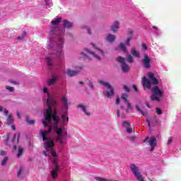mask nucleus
<instances>
[{
  "label": "nucleus",
  "mask_w": 181,
  "mask_h": 181,
  "mask_svg": "<svg viewBox=\"0 0 181 181\" xmlns=\"http://www.w3.org/2000/svg\"><path fill=\"white\" fill-rule=\"evenodd\" d=\"M42 91L47 97L46 101L47 109H46L44 112L45 119L42 121V124L44 127H49L48 130H42L40 132V136L42 138V141L45 142L44 146L45 150L43 151V155L49 156V159H51L52 162H59L57 154L53 148V146H54V143L49 136V134L52 129H54L57 134V141L59 143L61 146H64L67 142V129H66L64 127H59L60 117H59L57 112L56 111L57 102L53 97L50 96V93H49V89L47 88L44 87Z\"/></svg>",
  "instance_id": "f257e3e1"
},
{
  "label": "nucleus",
  "mask_w": 181,
  "mask_h": 181,
  "mask_svg": "<svg viewBox=\"0 0 181 181\" xmlns=\"http://www.w3.org/2000/svg\"><path fill=\"white\" fill-rule=\"evenodd\" d=\"M62 17L57 16L51 22L48 40V57L45 62L49 67L53 66V59L58 62L64 60V28L60 26Z\"/></svg>",
  "instance_id": "f03ea898"
},
{
  "label": "nucleus",
  "mask_w": 181,
  "mask_h": 181,
  "mask_svg": "<svg viewBox=\"0 0 181 181\" xmlns=\"http://www.w3.org/2000/svg\"><path fill=\"white\" fill-rule=\"evenodd\" d=\"M147 77L150 79L151 84L153 86L151 88V95L150 96V100L151 101H157L159 103L163 98L164 91L163 89H160L158 85L160 83V76L158 74H154L153 72H148Z\"/></svg>",
  "instance_id": "7ed1b4c3"
},
{
  "label": "nucleus",
  "mask_w": 181,
  "mask_h": 181,
  "mask_svg": "<svg viewBox=\"0 0 181 181\" xmlns=\"http://www.w3.org/2000/svg\"><path fill=\"white\" fill-rule=\"evenodd\" d=\"M92 47L93 48V52H91L88 49H85L84 52L81 53V56L83 57V60H91V57L95 59L96 60H101L104 57V51L100 49L94 43H90Z\"/></svg>",
  "instance_id": "20e7f679"
},
{
  "label": "nucleus",
  "mask_w": 181,
  "mask_h": 181,
  "mask_svg": "<svg viewBox=\"0 0 181 181\" xmlns=\"http://www.w3.org/2000/svg\"><path fill=\"white\" fill-rule=\"evenodd\" d=\"M122 128L126 135L128 136V139L132 144L136 142V134H135V127L131 125L128 121H123L122 122Z\"/></svg>",
  "instance_id": "39448f33"
},
{
  "label": "nucleus",
  "mask_w": 181,
  "mask_h": 181,
  "mask_svg": "<svg viewBox=\"0 0 181 181\" xmlns=\"http://www.w3.org/2000/svg\"><path fill=\"white\" fill-rule=\"evenodd\" d=\"M61 101L62 103L63 111L64 113L61 115V122L62 124H66V122H69V116H67V110H69V100H67V96L62 95L61 98Z\"/></svg>",
  "instance_id": "423d86ee"
},
{
  "label": "nucleus",
  "mask_w": 181,
  "mask_h": 181,
  "mask_svg": "<svg viewBox=\"0 0 181 181\" xmlns=\"http://www.w3.org/2000/svg\"><path fill=\"white\" fill-rule=\"evenodd\" d=\"M98 83H99V84H100V86H103V87H105V88H107V90H109L103 91V95L105 97H107V98H110V97H112V95H114V94H115L114 88H112V86H111L110 83H108L104 80H101V79L98 80Z\"/></svg>",
  "instance_id": "0eeeda50"
},
{
  "label": "nucleus",
  "mask_w": 181,
  "mask_h": 181,
  "mask_svg": "<svg viewBox=\"0 0 181 181\" xmlns=\"http://www.w3.org/2000/svg\"><path fill=\"white\" fill-rule=\"evenodd\" d=\"M141 83L144 90H151L152 88L153 83L146 76L142 78Z\"/></svg>",
  "instance_id": "6e6552de"
},
{
  "label": "nucleus",
  "mask_w": 181,
  "mask_h": 181,
  "mask_svg": "<svg viewBox=\"0 0 181 181\" xmlns=\"http://www.w3.org/2000/svg\"><path fill=\"white\" fill-rule=\"evenodd\" d=\"M116 61L122 64V70L124 73H127L129 71V66L125 64V58L118 57Z\"/></svg>",
  "instance_id": "1a4fd4ad"
},
{
  "label": "nucleus",
  "mask_w": 181,
  "mask_h": 181,
  "mask_svg": "<svg viewBox=\"0 0 181 181\" xmlns=\"http://www.w3.org/2000/svg\"><path fill=\"white\" fill-rule=\"evenodd\" d=\"M142 64L144 69L149 70L151 69V58L148 56L147 54H144V59H142Z\"/></svg>",
  "instance_id": "9d476101"
},
{
  "label": "nucleus",
  "mask_w": 181,
  "mask_h": 181,
  "mask_svg": "<svg viewBox=\"0 0 181 181\" xmlns=\"http://www.w3.org/2000/svg\"><path fill=\"white\" fill-rule=\"evenodd\" d=\"M150 32L155 37H160L163 33L162 32L161 29L158 28L156 26H152L150 29Z\"/></svg>",
  "instance_id": "9b49d317"
},
{
  "label": "nucleus",
  "mask_w": 181,
  "mask_h": 181,
  "mask_svg": "<svg viewBox=\"0 0 181 181\" xmlns=\"http://www.w3.org/2000/svg\"><path fill=\"white\" fill-rule=\"evenodd\" d=\"M121 100L125 103L127 105V111H131L132 110V105L129 103V100H128V95L127 93H122L121 95Z\"/></svg>",
  "instance_id": "f8f14e48"
},
{
  "label": "nucleus",
  "mask_w": 181,
  "mask_h": 181,
  "mask_svg": "<svg viewBox=\"0 0 181 181\" xmlns=\"http://www.w3.org/2000/svg\"><path fill=\"white\" fill-rule=\"evenodd\" d=\"M137 12V18L139 19H137V21H139L138 22H139L140 23H141L142 26H145V22L146 21V19L145 18V17L144 16V13H142V11H141V10L138 9L136 10Z\"/></svg>",
  "instance_id": "ddd939ff"
},
{
  "label": "nucleus",
  "mask_w": 181,
  "mask_h": 181,
  "mask_svg": "<svg viewBox=\"0 0 181 181\" xmlns=\"http://www.w3.org/2000/svg\"><path fill=\"white\" fill-rule=\"evenodd\" d=\"M125 112H129L128 108L124 109V106H120V108L117 110V114L119 118H125Z\"/></svg>",
  "instance_id": "4468645a"
},
{
  "label": "nucleus",
  "mask_w": 181,
  "mask_h": 181,
  "mask_svg": "<svg viewBox=\"0 0 181 181\" xmlns=\"http://www.w3.org/2000/svg\"><path fill=\"white\" fill-rule=\"evenodd\" d=\"M148 141L151 148H155V146H156L157 143L156 137H146L144 139V142H148Z\"/></svg>",
  "instance_id": "2eb2a0df"
},
{
  "label": "nucleus",
  "mask_w": 181,
  "mask_h": 181,
  "mask_svg": "<svg viewBox=\"0 0 181 181\" xmlns=\"http://www.w3.org/2000/svg\"><path fill=\"white\" fill-rule=\"evenodd\" d=\"M81 71V67L78 66V67H77L76 71L67 69L65 73H66V74H67L68 76H70L71 77L73 76H77V74L78 73V71Z\"/></svg>",
  "instance_id": "dca6fc26"
},
{
  "label": "nucleus",
  "mask_w": 181,
  "mask_h": 181,
  "mask_svg": "<svg viewBox=\"0 0 181 181\" xmlns=\"http://www.w3.org/2000/svg\"><path fill=\"white\" fill-rule=\"evenodd\" d=\"M118 29H119V22L115 21L110 27V30L113 32V33H117Z\"/></svg>",
  "instance_id": "f3484780"
},
{
  "label": "nucleus",
  "mask_w": 181,
  "mask_h": 181,
  "mask_svg": "<svg viewBox=\"0 0 181 181\" xmlns=\"http://www.w3.org/2000/svg\"><path fill=\"white\" fill-rule=\"evenodd\" d=\"M76 108H80L83 112H84L85 115H86L88 117L90 115V112L87 110V105L79 104L76 106Z\"/></svg>",
  "instance_id": "a211bd4d"
},
{
  "label": "nucleus",
  "mask_w": 181,
  "mask_h": 181,
  "mask_svg": "<svg viewBox=\"0 0 181 181\" xmlns=\"http://www.w3.org/2000/svg\"><path fill=\"white\" fill-rule=\"evenodd\" d=\"M136 180L138 181H145V178L142 176L138 168H136Z\"/></svg>",
  "instance_id": "6ab92c4d"
},
{
  "label": "nucleus",
  "mask_w": 181,
  "mask_h": 181,
  "mask_svg": "<svg viewBox=\"0 0 181 181\" xmlns=\"http://www.w3.org/2000/svg\"><path fill=\"white\" fill-rule=\"evenodd\" d=\"M57 81V76H52L51 78L48 79L47 83L49 84V86H52V84H54Z\"/></svg>",
  "instance_id": "aec40b11"
},
{
  "label": "nucleus",
  "mask_w": 181,
  "mask_h": 181,
  "mask_svg": "<svg viewBox=\"0 0 181 181\" xmlns=\"http://www.w3.org/2000/svg\"><path fill=\"white\" fill-rule=\"evenodd\" d=\"M115 38H116L115 35L112 34H107L106 36V40L110 42H114V40H115Z\"/></svg>",
  "instance_id": "412c9836"
},
{
  "label": "nucleus",
  "mask_w": 181,
  "mask_h": 181,
  "mask_svg": "<svg viewBox=\"0 0 181 181\" xmlns=\"http://www.w3.org/2000/svg\"><path fill=\"white\" fill-rule=\"evenodd\" d=\"M129 168L134 176H136V165H135L134 163H131L129 164Z\"/></svg>",
  "instance_id": "4be33fe9"
},
{
  "label": "nucleus",
  "mask_w": 181,
  "mask_h": 181,
  "mask_svg": "<svg viewBox=\"0 0 181 181\" xmlns=\"http://www.w3.org/2000/svg\"><path fill=\"white\" fill-rule=\"evenodd\" d=\"M63 22L64 28H67L68 29H69V28H73V23H70L67 20H64Z\"/></svg>",
  "instance_id": "5701e85b"
},
{
  "label": "nucleus",
  "mask_w": 181,
  "mask_h": 181,
  "mask_svg": "<svg viewBox=\"0 0 181 181\" xmlns=\"http://www.w3.org/2000/svg\"><path fill=\"white\" fill-rule=\"evenodd\" d=\"M13 122V117H12V115H8L6 124H8V125H11V124H12Z\"/></svg>",
  "instance_id": "b1692460"
},
{
  "label": "nucleus",
  "mask_w": 181,
  "mask_h": 181,
  "mask_svg": "<svg viewBox=\"0 0 181 181\" xmlns=\"http://www.w3.org/2000/svg\"><path fill=\"white\" fill-rule=\"evenodd\" d=\"M119 49H120V50H122L124 53L128 52V51L127 50V47H125V45H124L123 43L119 45Z\"/></svg>",
  "instance_id": "393cba45"
},
{
  "label": "nucleus",
  "mask_w": 181,
  "mask_h": 181,
  "mask_svg": "<svg viewBox=\"0 0 181 181\" xmlns=\"http://www.w3.org/2000/svg\"><path fill=\"white\" fill-rule=\"evenodd\" d=\"M136 110L140 111V112H141V115H143V117H146L148 115V112L141 110V109L139 108V106H136Z\"/></svg>",
  "instance_id": "a878e982"
},
{
  "label": "nucleus",
  "mask_w": 181,
  "mask_h": 181,
  "mask_svg": "<svg viewBox=\"0 0 181 181\" xmlns=\"http://www.w3.org/2000/svg\"><path fill=\"white\" fill-rule=\"evenodd\" d=\"M23 153V148L21 146H19L18 153H17V158H21Z\"/></svg>",
  "instance_id": "bb28decb"
},
{
  "label": "nucleus",
  "mask_w": 181,
  "mask_h": 181,
  "mask_svg": "<svg viewBox=\"0 0 181 181\" xmlns=\"http://www.w3.org/2000/svg\"><path fill=\"white\" fill-rule=\"evenodd\" d=\"M26 35H27L26 32H24L21 36L18 37V40L21 42L23 39H25V37H26Z\"/></svg>",
  "instance_id": "cd10ccee"
},
{
  "label": "nucleus",
  "mask_w": 181,
  "mask_h": 181,
  "mask_svg": "<svg viewBox=\"0 0 181 181\" xmlns=\"http://www.w3.org/2000/svg\"><path fill=\"white\" fill-rule=\"evenodd\" d=\"M25 121L29 125H33V124H35V120H30L29 117L25 118Z\"/></svg>",
  "instance_id": "c85d7f7f"
},
{
  "label": "nucleus",
  "mask_w": 181,
  "mask_h": 181,
  "mask_svg": "<svg viewBox=\"0 0 181 181\" xmlns=\"http://www.w3.org/2000/svg\"><path fill=\"white\" fill-rule=\"evenodd\" d=\"M8 163V157H5L1 162V166H5Z\"/></svg>",
  "instance_id": "c756f323"
},
{
  "label": "nucleus",
  "mask_w": 181,
  "mask_h": 181,
  "mask_svg": "<svg viewBox=\"0 0 181 181\" xmlns=\"http://www.w3.org/2000/svg\"><path fill=\"white\" fill-rule=\"evenodd\" d=\"M141 49L145 51L148 49V45H146V44L145 43H142L141 44Z\"/></svg>",
  "instance_id": "7c9ffc66"
},
{
  "label": "nucleus",
  "mask_w": 181,
  "mask_h": 181,
  "mask_svg": "<svg viewBox=\"0 0 181 181\" xmlns=\"http://www.w3.org/2000/svg\"><path fill=\"white\" fill-rule=\"evenodd\" d=\"M45 5L48 6H52V0H45Z\"/></svg>",
  "instance_id": "2f4dec72"
},
{
  "label": "nucleus",
  "mask_w": 181,
  "mask_h": 181,
  "mask_svg": "<svg viewBox=\"0 0 181 181\" xmlns=\"http://www.w3.org/2000/svg\"><path fill=\"white\" fill-rule=\"evenodd\" d=\"M22 172H23V168L21 167L19 168V170H18V174L17 175H18V177H21V175Z\"/></svg>",
  "instance_id": "473e14b6"
},
{
  "label": "nucleus",
  "mask_w": 181,
  "mask_h": 181,
  "mask_svg": "<svg viewBox=\"0 0 181 181\" xmlns=\"http://www.w3.org/2000/svg\"><path fill=\"white\" fill-rule=\"evenodd\" d=\"M156 112H157L158 115H162V110L159 107L156 108Z\"/></svg>",
  "instance_id": "72a5a7b5"
},
{
  "label": "nucleus",
  "mask_w": 181,
  "mask_h": 181,
  "mask_svg": "<svg viewBox=\"0 0 181 181\" xmlns=\"http://www.w3.org/2000/svg\"><path fill=\"white\" fill-rule=\"evenodd\" d=\"M6 90H9L11 93H12V91L15 90L13 87H11V86H6Z\"/></svg>",
  "instance_id": "f704fd0d"
},
{
  "label": "nucleus",
  "mask_w": 181,
  "mask_h": 181,
  "mask_svg": "<svg viewBox=\"0 0 181 181\" xmlns=\"http://www.w3.org/2000/svg\"><path fill=\"white\" fill-rule=\"evenodd\" d=\"M127 60L129 63H132V56L129 55Z\"/></svg>",
  "instance_id": "c9c22d12"
},
{
  "label": "nucleus",
  "mask_w": 181,
  "mask_h": 181,
  "mask_svg": "<svg viewBox=\"0 0 181 181\" xmlns=\"http://www.w3.org/2000/svg\"><path fill=\"white\" fill-rule=\"evenodd\" d=\"M172 142H173V138L170 137V138L168 139V142H167V145H170V144H172Z\"/></svg>",
  "instance_id": "e433bc0d"
},
{
  "label": "nucleus",
  "mask_w": 181,
  "mask_h": 181,
  "mask_svg": "<svg viewBox=\"0 0 181 181\" xmlns=\"http://www.w3.org/2000/svg\"><path fill=\"white\" fill-rule=\"evenodd\" d=\"M131 54L133 55V56H136V50L134 48L132 49V52H131Z\"/></svg>",
  "instance_id": "4c0bfd02"
},
{
  "label": "nucleus",
  "mask_w": 181,
  "mask_h": 181,
  "mask_svg": "<svg viewBox=\"0 0 181 181\" xmlns=\"http://www.w3.org/2000/svg\"><path fill=\"white\" fill-rule=\"evenodd\" d=\"M123 88L127 93H129V91H131V90H129V88H128V86H124Z\"/></svg>",
  "instance_id": "58836bf2"
},
{
  "label": "nucleus",
  "mask_w": 181,
  "mask_h": 181,
  "mask_svg": "<svg viewBox=\"0 0 181 181\" xmlns=\"http://www.w3.org/2000/svg\"><path fill=\"white\" fill-rule=\"evenodd\" d=\"M9 134H7V142L6 143V145H7V146H11V144H9Z\"/></svg>",
  "instance_id": "ea45409f"
},
{
  "label": "nucleus",
  "mask_w": 181,
  "mask_h": 181,
  "mask_svg": "<svg viewBox=\"0 0 181 181\" xmlns=\"http://www.w3.org/2000/svg\"><path fill=\"white\" fill-rule=\"evenodd\" d=\"M131 37H128L127 40H126L125 44L127 45V46H129V42H131Z\"/></svg>",
  "instance_id": "a19ab883"
},
{
  "label": "nucleus",
  "mask_w": 181,
  "mask_h": 181,
  "mask_svg": "<svg viewBox=\"0 0 181 181\" xmlns=\"http://www.w3.org/2000/svg\"><path fill=\"white\" fill-rule=\"evenodd\" d=\"M88 86H89V87H90V88H94V86H93V83H91V82H89V83H88Z\"/></svg>",
  "instance_id": "79ce46f5"
},
{
  "label": "nucleus",
  "mask_w": 181,
  "mask_h": 181,
  "mask_svg": "<svg viewBox=\"0 0 181 181\" xmlns=\"http://www.w3.org/2000/svg\"><path fill=\"white\" fill-rule=\"evenodd\" d=\"M4 155H6V153H5V151H1L0 152V156H4Z\"/></svg>",
  "instance_id": "37998d69"
},
{
  "label": "nucleus",
  "mask_w": 181,
  "mask_h": 181,
  "mask_svg": "<svg viewBox=\"0 0 181 181\" xmlns=\"http://www.w3.org/2000/svg\"><path fill=\"white\" fill-rule=\"evenodd\" d=\"M119 101H120L119 98H117L116 99V104H119Z\"/></svg>",
  "instance_id": "c03bdc74"
},
{
  "label": "nucleus",
  "mask_w": 181,
  "mask_h": 181,
  "mask_svg": "<svg viewBox=\"0 0 181 181\" xmlns=\"http://www.w3.org/2000/svg\"><path fill=\"white\" fill-rule=\"evenodd\" d=\"M4 111L5 115H8V110L4 109Z\"/></svg>",
  "instance_id": "a18cd8bd"
},
{
  "label": "nucleus",
  "mask_w": 181,
  "mask_h": 181,
  "mask_svg": "<svg viewBox=\"0 0 181 181\" xmlns=\"http://www.w3.org/2000/svg\"><path fill=\"white\" fill-rule=\"evenodd\" d=\"M15 139H16V134H15L13 137V139L11 142H13L15 141Z\"/></svg>",
  "instance_id": "49530a36"
},
{
  "label": "nucleus",
  "mask_w": 181,
  "mask_h": 181,
  "mask_svg": "<svg viewBox=\"0 0 181 181\" xmlns=\"http://www.w3.org/2000/svg\"><path fill=\"white\" fill-rule=\"evenodd\" d=\"M136 57H137V58L141 57V54H139V52H136Z\"/></svg>",
  "instance_id": "de8ad7c7"
},
{
  "label": "nucleus",
  "mask_w": 181,
  "mask_h": 181,
  "mask_svg": "<svg viewBox=\"0 0 181 181\" xmlns=\"http://www.w3.org/2000/svg\"><path fill=\"white\" fill-rule=\"evenodd\" d=\"M87 33L88 35H91V31H90V29L87 28Z\"/></svg>",
  "instance_id": "09e8293b"
},
{
  "label": "nucleus",
  "mask_w": 181,
  "mask_h": 181,
  "mask_svg": "<svg viewBox=\"0 0 181 181\" xmlns=\"http://www.w3.org/2000/svg\"><path fill=\"white\" fill-rule=\"evenodd\" d=\"M4 111V107L2 106H0V112H2Z\"/></svg>",
  "instance_id": "8fccbe9b"
},
{
  "label": "nucleus",
  "mask_w": 181,
  "mask_h": 181,
  "mask_svg": "<svg viewBox=\"0 0 181 181\" xmlns=\"http://www.w3.org/2000/svg\"><path fill=\"white\" fill-rule=\"evenodd\" d=\"M133 88L135 91H136V85H133Z\"/></svg>",
  "instance_id": "3c124183"
},
{
  "label": "nucleus",
  "mask_w": 181,
  "mask_h": 181,
  "mask_svg": "<svg viewBox=\"0 0 181 181\" xmlns=\"http://www.w3.org/2000/svg\"><path fill=\"white\" fill-rule=\"evenodd\" d=\"M147 124L148 127H151V122H149V120L147 119Z\"/></svg>",
  "instance_id": "603ef678"
},
{
  "label": "nucleus",
  "mask_w": 181,
  "mask_h": 181,
  "mask_svg": "<svg viewBox=\"0 0 181 181\" xmlns=\"http://www.w3.org/2000/svg\"><path fill=\"white\" fill-rule=\"evenodd\" d=\"M12 83H13V84H19V82H18V81H13Z\"/></svg>",
  "instance_id": "864d4df0"
},
{
  "label": "nucleus",
  "mask_w": 181,
  "mask_h": 181,
  "mask_svg": "<svg viewBox=\"0 0 181 181\" xmlns=\"http://www.w3.org/2000/svg\"><path fill=\"white\" fill-rule=\"evenodd\" d=\"M153 149H155V147H151L150 149V152H152L153 151Z\"/></svg>",
  "instance_id": "5fc2aeb1"
},
{
  "label": "nucleus",
  "mask_w": 181,
  "mask_h": 181,
  "mask_svg": "<svg viewBox=\"0 0 181 181\" xmlns=\"http://www.w3.org/2000/svg\"><path fill=\"white\" fill-rule=\"evenodd\" d=\"M11 128H12V129H13V131H15V129H16L15 126H12Z\"/></svg>",
  "instance_id": "6e6d98bb"
},
{
  "label": "nucleus",
  "mask_w": 181,
  "mask_h": 181,
  "mask_svg": "<svg viewBox=\"0 0 181 181\" xmlns=\"http://www.w3.org/2000/svg\"><path fill=\"white\" fill-rule=\"evenodd\" d=\"M146 105H147L148 108H151V107L149 106V104L147 103Z\"/></svg>",
  "instance_id": "4d7b16f0"
},
{
  "label": "nucleus",
  "mask_w": 181,
  "mask_h": 181,
  "mask_svg": "<svg viewBox=\"0 0 181 181\" xmlns=\"http://www.w3.org/2000/svg\"><path fill=\"white\" fill-rule=\"evenodd\" d=\"M17 116L19 117L20 115H19V112H17Z\"/></svg>",
  "instance_id": "13d9d810"
},
{
  "label": "nucleus",
  "mask_w": 181,
  "mask_h": 181,
  "mask_svg": "<svg viewBox=\"0 0 181 181\" xmlns=\"http://www.w3.org/2000/svg\"><path fill=\"white\" fill-rule=\"evenodd\" d=\"M79 84H81L83 86V82L80 81Z\"/></svg>",
  "instance_id": "bf43d9fd"
},
{
  "label": "nucleus",
  "mask_w": 181,
  "mask_h": 181,
  "mask_svg": "<svg viewBox=\"0 0 181 181\" xmlns=\"http://www.w3.org/2000/svg\"><path fill=\"white\" fill-rule=\"evenodd\" d=\"M14 149H16V146H14Z\"/></svg>",
  "instance_id": "052dcab7"
},
{
  "label": "nucleus",
  "mask_w": 181,
  "mask_h": 181,
  "mask_svg": "<svg viewBox=\"0 0 181 181\" xmlns=\"http://www.w3.org/2000/svg\"><path fill=\"white\" fill-rule=\"evenodd\" d=\"M1 124H2V122H0V127H1Z\"/></svg>",
  "instance_id": "680f3d73"
}]
</instances>
